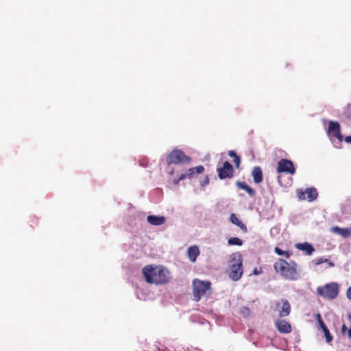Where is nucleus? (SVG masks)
I'll use <instances>...</instances> for the list:
<instances>
[{
  "mask_svg": "<svg viewBox=\"0 0 351 351\" xmlns=\"http://www.w3.org/2000/svg\"><path fill=\"white\" fill-rule=\"evenodd\" d=\"M274 325L279 332L290 333L292 330L291 325L285 319H278L274 322Z\"/></svg>",
  "mask_w": 351,
  "mask_h": 351,
  "instance_id": "obj_10",
  "label": "nucleus"
},
{
  "mask_svg": "<svg viewBox=\"0 0 351 351\" xmlns=\"http://www.w3.org/2000/svg\"><path fill=\"white\" fill-rule=\"evenodd\" d=\"M327 261V258L321 257V258H317L314 260V262L316 265H320L323 263H326Z\"/></svg>",
  "mask_w": 351,
  "mask_h": 351,
  "instance_id": "obj_27",
  "label": "nucleus"
},
{
  "mask_svg": "<svg viewBox=\"0 0 351 351\" xmlns=\"http://www.w3.org/2000/svg\"><path fill=\"white\" fill-rule=\"evenodd\" d=\"M346 295L348 299L351 300V286L348 289Z\"/></svg>",
  "mask_w": 351,
  "mask_h": 351,
  "instance_id": "obj_30",
  "label": "nucleus"
},
{
  "mask_svg": "<svg viewBox=\"0 0 351 351\" xmlns=\"http://www.w3.org/2000/svg\"><path fill=\"white\" fill-rule=\"evenodd\" d=\"M345 141L347 142V143H351V136H348L346 137L345 138Z\"/></svg>",
  "mask_w": 351,
  "mask_h": 351,
  "instance_id": "obj_33",
  "label": "nucleus"
},
{
  "mask_svg": "<svg viewBox=\"0 0 351 351\" xmlns=\"http://www.w3.org/2000/svg\"><path fill=\"white\" fill-rule=\"evenodd\" d=\"M297 267L295 262L288 263L282 258H278L274 264L275 271L289 280H297L299 278L300 274Z\"/></svg>",
  "mask_w": 351,
  "mask_h": 351,
  "instance_id": "obj_2",
  "label": "nucleus"
},
{
  "mask_svg": "<svg viewBox=\"0 0 351 351\" xmlns=\"http://www.w3.org/2000/svg\"><path fill=\"white\" fill-rule=\"evenodd\" d=\"M217 172L219 179L225 180L233 178L234 171L233 166L228 161H226L221 167L217 168Z\"/></svg>",
  "mask_w": 351,
  "mask_h": 351,
  "instance_id": "obj_8",
  "label": "nucleus"
},
{
  "mask_svg": "<svg viewBox=\"0 0 351 351\" xmlns=\"http://www.w3.org/2000/svg\"><path fill=\"white\" fill-rule=\"evenodd\" d=\"M252 176L256 184H260L263 182V175L261 168L258 166L254 167L252 171Z\"/></svg>",
  "mask_w": 351,
  "mask_h": 351,
  "instance_id": "obj_13",
  "label": "nucleus"
},
{
  "mask_svg": "<svg viewBox=\"0 0 351 351\" xmlns=\"http://www.w3.org/2000/svg\"><path fill=\"white\" fill-rule=\"evenodd\" d=\"M326 263L328 264L329 267H333L335 266V264L328 258Z\"/></svg>",
  "mask_w": 351,
  "mask_h": 351,
  "instance_id": "obj_31",
  "label": "nucleus"
},
{
  "mask_svg": "<svg viewBox=\"0 0 351 351\" xmlns=\"http://www.w3.org/2000/svg\"><path fill=\"white\" fill-rule=\"evenodd\" d=\"M281 303V306L280 302L276 303V308L279 312V316L280 317H287L291 313V304L287 300H282Z\"/></svg>",
  "mask_w": 351,
  "mask_h": 351,
  "instance_id": "obj_11",
  "label": "nucleus"
},
{
  "mask_svg": "<svg viewBox=\"0 0 351 351\" xmlns=\"http://www.w3.org/2000/svg\"><path fill=\"white\" fill-rule=\"evenodd\" d=\"M328 134L342 141L343 136L340 132V125L337 121H330L328 122Z\"/></svg>",
  "mask_w": 351,
  "mask_h": 351,
  "instance_id": "obj_9",
  "label": "nucleus"
},
{
  "mask_svg": "<svg viewBox=\"0 0 351 351\" xmlns=\"http://www.w3.org/2000/svg\"><path fill=\"white\" fill-rule=\"evenodd\" d=\"M348 335L350 339H351V328L348 330Z\"/></svg>",
  "mask_w": 351,
  "mask_h": 351,
  "instance_id": "obj_34",
  "label": "nucleus"
},
{
  "mask_svg": "<svg viewBox=\"0 0 351 351\" xmlns=\"http://www.w3.org/2000/svg\"><path fill=\"white\" fill-rule=\"evenodd\" d=\"M236 186L239 189L245 191L250 197L256 195V191L244 182L237 181Z\"/></svg>",
  "mask_w": 351,
  "mask_h": 351,
  "instance_id": "obj_17",
  "label": "nucleus"
},
{
  "mask_svg": "<svg viewBox=\"0 0 351 351\" xmlns=\"http://www.w3.org/2000/svg\"><path fill=\"white\" fill-rule=\"evenodd\" d=\"M243 273V269L241 255L238 256V258L236 257L232 258L230 265L229 278L233 281H237L241 278Z\"/></svg>",
  "mask_w": 351,
  "mask_h": 351,
  "instance_id": "obj_4",
  "label": "nucleus"
},
{
  "mask_svg": "<svg viewBox=\"0 0 351 351\" xmlns=\"http://www.w3.org/2000/svg\"><path fill=\"white\" fill-rule=\"evenodd\" d=\"M317 317L319 326L322 328V330H324V328H327L319 314L317 315Z\"/></svg>",
  "mask_w": 351,
  "mask_h": 351,
  "instance_id": "obj_25",
  "label": "nucleus"
},
{
  "mask_svg": "<svg viewBox=\"0 0 351 351\" xmlns=\"http://www.w3.org/2000/svg\"><path fill=\"white\" fill-rule=\"evenodd\" d=\"M296 247L302 251H304L306 252V254L308 256H310L313 254V252L315 251L314 247L313 245L308 243H298L296 245Z\"/></svg>",
  "mask_w": 351,
  "mask_h": 351,
  "instance_id": "obj_15",
  "label": "nucleus"
},
{
  "mask_svg": "<svg viewBox=\"0 0 351 351\" xmlns=\"http://www.w3.org/2000/svg\"><path fill=\"white\" fill-rule=\"evenodd\" d=\"M241 312L243 313V314H245V315H249L250 314V309L247 307H243L241 310Z\"/></svg>",
  "mask_w": 351,
  "mask_h": 351,
  "instance_id": "obj_29",
  "label": "nucleus"
},
{
  "mask_svg": "<svg viewBox=\"0 0 351 351\" xmlns=\"http://www.w3.org/2000/svg\"><path fill=\"white\" fill-rule=\"evenodd\" d=\"M142 273L146 282L150 284L162 285L169 281V271L162 266L147 265Z\"/></svg>",
  "mask_w": 351,
  "mask_h": 351,
  "instance_id": "obj_1",
  "label": "nucleus"
},
{
  "mask_svg": "<svg viewBox=\"0 0 351 351\" xmlns=\"http://www.w3.org/2000/svg\"><path fill=\"white\" fill-rule=\"evenodd\" d=\"M191 160V159L189 156H186L184 152L179 149H173L167 156V163L168 165L189 163Z\"/></svg>",
  "mask_w": 351,
  "mask_h": 351,
  "instance_id": "obj_6",
  "label": "nucleus"
},
{
  "mask_svg": "<svg viewBox=\"0 0 351 351\" xmlns=\"http://www.w3.org/2000/svg\"><path fill=\"white\" fill-rule=\"evenodd\" d=\"M194 171L197 174L202 173L204 171V167L202 165L197 166L196 167H193Z\"/></svg>",
  "mask_w": 351,
  "mask_h": 351,
  "instance_id": "obj_26",
  "label": "nucleus"
},
{
  "mask_svg": "<svg viewBox=\"0 0 351 351\" xmlns=\"http://www.w3.org/2000/svg\"><path fill=\"white\" fill-rule=\"evenodd\" d=\"M262 273V269H258V268H255L253 271V274L254 275H258Z\"/></svg>",
  "mask_w": 351,
  "mask_h": 351,
  "instance_id": "obj_28",
  "label": "nucleus"
},
{
  "mask_svg": "<svg viewBox=\"0 0 351 351\" xmlns=\"http://www.w3.org/2000/svg\"><path fill=\"white\" fill-rule=\"evenodd\" d=\"M199 254V250L197 246L193 245L188 248L187 255L189 260L194 263L196 261L197 256Z\"/></svg>",
  "mask_w": 351,
  "mask_h": 351,
  "instance_id": "obj_16",
  "label": "nucleus"
},
{
  "mask_svg": "<svg viewBox=\"0 0 351 351\" xmlns=\"http://www.w3.org/2000/svg\"><path fill=\"white\" fill-rule=\"evenodd\" d=\"M348 318L351 319V313L348 315Z\"/></svg>",
  "mask_w": 351,
  "mask_h": 351,
  "instance_id": "obj_35",
  "label": "nucleus"
},
{
  "mask_svg": "<svg viewBox=\"0 0 351 351\" xmlns=\"http://www.w3.org/2000/svg\"><path fill=\"white\" fill-rule=\"evenodd\" d=\"M276 171L279 176H278V180L280 185L283 186L282 183V173H287L290 175H294L295 173V168L293 162L288 159H281L278 162Z\"/></svg>",
  "mask_w": 351,
  "mask_h": 351,
  "instance_id": "obj_5",
  "label": "nucleus"
},
{
  "mask_svg": "<svg viewBox=\"0 0 351 351\" xmlns=\"http://www.w3.org/2000/svg\"><path fill=\"white\" fill-rule=\"evenodd\" d=\"M228 155L233 158L234 160H233V162L236 166L237 168H239V165H240V163H241V158L240 157L237 155L236 152L233 150H230L228 152Z\"/></svg>",
  "mask_w": 351,
  "mask_h": 351,
  "instance_id": "obj_20",
  "label": "nucleus"
},
{
  "mask_svg": "<svg viewBox=\"0 0 351 351\" xmlns=\"http://www.w3.org/2000/svg\"><path fill=\"white\" fill-rule=\"evenodd\" d=\"M210 282L209 281H203L195 279L193 281V295L195 301H199L202 295L206 294L207 291L210 289Z\"/></svg>",
  "mask_w": 351,
  "mask_h": 351,
  "instance_id": "obj_7",
  "label": "nucleus"
},
{
  "mask_svg": "<svg viewBox=\"0 0 351 351\" xmlns=\"http://www.w3.org/2000/svg\"><path fill=\"white\" fill-rule=\"evenodd\" d=\"M346 330H348L345 324H343V326L341 327L342 332L345 333Z\"/></svg>",
  "mask_w": 351,
  "mask_h": 351,
  "instance_id": "obj_32",
  "label": "nucleus"
},
{
  "mask_svg": "<svg viewBox=\"0 0 351 351\" xmlns=\"http://www.w3.org/2000/svg\"><path fill=\"white\" fill-rule=\"evenodd\" d=\"M331 231L334 233L341 235L343 238H347L351 235V231L348 228H341L338 226H335L331 228Z\"/></svg>",
  "mask_w": 351,
  "mask_h": 351,
  "instance_id": "obj_18",
  "label": "nucleus"
},
{
  "mask_svg": "<svg viewBox=\"0 0 351 351\" xmlns=\"http://www.w3.org/2000/svg\"><path fill=\"white\" fill-rule=\"evenodd\" d=\"M274 251L278 255L280 256H285L287 258H289L290 256L289 252L284 251L278 247H275Z\"/></svg>",
  "mask_w": 351,
  "mask_h": 351,
  "instance_id": "obj_23",
  "label": "nucleus"
},
{
  "mask_svg": "<svg viewBox=\"0 0 351 351\" xmlns=\"http://www.w3.org/2000/svg\"><path fill=\"white\" fill-rule=\"evenodd\" d=\"M230 220L233 224L239 227L244 232H247V229L246 226L237 217L235 214L232 213L230 215Z\"/></svg>",
  "mask_w": 351,
  "mask_h": 351,
  "instance_id": "obj_19",
  "label": "nucleus"
},
{
  "mask_svg": "<svg viewBox=\"0 0 351 351\" xmlns=\"http://www.w3.org/2000/svg\"><path fill=\"white\" fill-rule=\"evenodd\" d=\"M228 243L230 245H241L243 244V241L241 239L237 237H232L228 239Z\"/></svg>",
  "mask_w": 351,
  "mask_h": 351,
  "instance_id": "obj_22",
  "label": "nucleus"
},
{
  "mask_svg": "<svg viewBox=\"0 0 351 351\" xmlns=\"http://www.w3.org/2000/svg\"><path fill=\"white\" fill-rule=\"evenodd\" d=\"M317 293L324 299L333 300L339 293L338 284L331 282L317 288Z\"/></svg>",
  "mask_w": 351,
  "mask_h": 351,
  "instance_id": "obj_3",
  "label": "nucleus"
},
{
  "mask_svg": "<svg viewBox=\"0 0 351 351\" xmlns=\"http://www.w3.org/2000/svg\"><path fill=\"white\" fill-rule=\"evenodd\" d=\"M195 174L193 168H190L186 171V173H183L180 176L178 181L184 180L186 178H191Z\"/></svg>",
  "mask_w": 351,
  "mask_h": 351,
  "instance_id": "obj_21",
  "label": "nucleus"
},
{
  "mask_svg": "<svg viewBox=\"0 0 351 351\" xmlns=\"http://www.w3.org/2000/svg\"><path fill=\"white\" fill-rule=\"evenodd\" d=\"M147 220L150 224L153 226H160L165 222V217L156 215H149L147 217Z\"/></svg>",
  "mask_w": 351,
  "mask_h": 351,
  "instance_id": "obj_14",
  "label": "nucleus"
},
{
  "mask_svg": "<svg viewBox=\"0 0 351 351\" xmlns=\"http://www.w3.org/2000/svg\"><path fill=\"white\" fill-rule=\"evenodd\" d=\"M322 331L324 333L326 341L328 343L330 342L332 340V336L330 335V331L328 329V328H324V330H322Z\"/></svg>",
  "mask_w": 351,
  "mask_h": 351,
  "instance_id": "obj_24",
  "label": "nucleus"
},
{
  "mask_svg": "<svg viewBox=\"0 0 351 351\" xmlns=\"http://www.w3.org/2000/svg\"><path fill=\"white\" fill-rule=\"evenodd\" d=\"M318 193L315 188H308L305 192H300L298 197L301 199H305L306 198L308 201L312 202L317 197Z\"/></svg>",
  "mask_w": 351,
  "mask_h": 351,
  "instance_id": "obj_12",
  "label": "nucleus"
}]
</instances>
